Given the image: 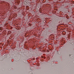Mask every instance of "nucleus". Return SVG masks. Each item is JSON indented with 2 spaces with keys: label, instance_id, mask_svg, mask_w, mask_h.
I'll list each match as a JSON object with an SVG mask.
<instances>
[{
  "label": "nucleus",
  "instance_id": "1",
  "mask_svg": "<svg viewBox=\"0 0 74 74\" xmlns=\"http://www.w3.org/2000/svg\"><path fill=\"white\" fill-rule=\"evenodd\" d=\"M26 33H25V35H26Z\"/></svg>",
  "mask_w": 74,
  "mask_h": 74
},
{
  "label": "nucleus",
  "instance_id": "2",
  "mask_svg": "<svg viewBox=\"0 0 74 74\" xmlns=\"http://www.w3.org/2000/svg\"><path fill=\"white\" fill-rule=\"evenodd\" d=\"M31 74H32V73H31Z\"/></svg>",
  "mask_w": 74,
  "mask_h": 74
}]
</instances>
